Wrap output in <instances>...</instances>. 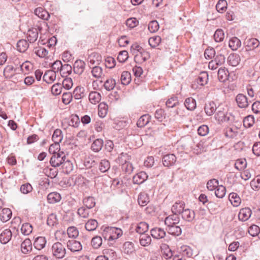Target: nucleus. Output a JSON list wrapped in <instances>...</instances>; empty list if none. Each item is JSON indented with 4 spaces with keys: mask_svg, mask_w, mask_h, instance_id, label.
<instances>
[{
    "mask_svg": "<svg viewBox=\"0 0 260 260\" xmlns=\"http://www.w3.org/2000/svg\"><path fill=\"white\" fill-rule=\"evenodd\" d=\"M51 249L53 255L57 258H62L65 256L66 250L64 246L61 243H54Z\"/></svg>",
    "mask_w": 260,
    "mask_h": 260,
    "instance_id": "1",
    "label": "nucleus"
},
{
    "mask_svg": "<svg viewBox=\"0 0 260 260\" xmlns=\"http://www.w3.org/2000/svg\"><path fill=\"white\" fill-rule=\"evenodd\" d=\"M65 159H66V157L64 153L59 152L58 153L52 154L50 163L53 167L56 168L61 165Z\"/></svg>",
    "mask_w": 260,
    "mask_h": 260,
    "instance_id": "2",
    "label": "nucleus"
},
{
    "mask_svg": "<svg viewBox=\"0 0 260 260\" xmlns=\"http://www.w3.org/2000/svg\"><path fill=\"white\" fill-rule=\"evenodd\" d=\"M68 248L72 252L80 251L82 249V246L80 242L75 240H69L67 243Z\"/></svg>",
    "mask_w": 260,
    "mask_h": 260,
    "instance_id": "3",
    "label": "nucleus"
},
{
    "mask_svg": "<svg viewBox=\"0 0 260 260\" xmlns=\"http://www.w3.org/2000/svg\"><path fill=\"white\" fill-rule=\"evenodd\" d=\"M236 102L238 106L240 108H246L249 105L246 96L242 93H239L236 96Z\"/></svg>",
    "mask_w": 260,
    "mask_h": 260,
    "instance_id": "4",
    "label": "nucleus"
},
{
    "mask_svg": "<svg viewBox=\"0 0 260 260\" xmlns=\"http://www.w3.org/2000/svg\"><path fill=\"white\" fill-rule=\"evenodd\" d=\"M215 119L219 122H226L230 120V117L228 113L224 109L221 110L219 108L215 115Z\"/></svg>",
    "mask_w": 260,
    "mask_h": 260,
    "instance_id": "5",
    "label": "nucleus"
},
{
    "mask_svg": "<svg viewBox=\"0 0 260 260\" xmlns=\"http://www.w3.org/2000/svg\"><path fill=\"white\" fill-rule=\"evenodd\" d=\"M251 215V210L249 208L241 209L238 214V218L240 220L245 221L247 220Z\"/></svg>",
    "mask_w": 260,
    "mask_h": 260,
    "instance_id": "6",
    "label": "nucleus"
},
{
    "mask_svg": "<svg viewBox=\"0 0 260 260\" xmlns=\"http://www.w3.org/2000/svg\"><path fill=\"white\" fill-rule=\"evenodd\" d=\"M181 214L182 218L188 222H192L195 217L194 212L189 209H184Z\"/></svg>",
    "mask_w": 260,
    "mask_h": 260,
    "instance_id": "7",
    "label": "nucleus"
},
{
    "mask_svg": "<svg viewBox=\"0 0 260 260\" xmlns=\"http://www.w3.org/2000/svg\"><path fill=\"white\" fill-rule=\"evenodd\" d=\"M85 67V63L81 60H77L74 64V72L75 73L81 75L84 72Z\"/></svg>",
    "mask_w": 260,
    "mask_h": 260,
    "instance_id": "8",
    "label": "nucleus"
},
{
    "mask_svg": "<svg viewBox=\"0 0 260 260\" xmlns=\"http://www.w3.org/2000/svg\"><path fill=\"white\" fill-rule=\"evenodd\" d=\"M180 219L178 215L173 214L167 217L165 220V223L167 226L177 224L179 222Z\"/></svg>",
    "mask_w": 260,
    "mask_h": 260,
    "instance_id": "9",
    "label": "nucleus"
},
{
    "mask_svg": "<svg viewBox=\"0 0 260 260\" xmlns=\"http://www.w3.org/2000/svg\"><path fill=\"white\" fill-rule=\"evenodd\" d=\"M176 157L173 154H169L165 155L162 158V163L165 167H170L175 164Z\"/></svg>",
    "mask_w": 260,
    "mask_h": 260,
    "instance_id": "10",
    "label": "nucleus"
},
{
    "mask_svg": "<svg viewBox=\"0 0 260 260\" xmlns=\"http://www.w3.org/2000/svg\"><path fill=\"white\" fill-rule=\"evenodd\" d=\"M12 232L9 229L4 230L0 234V242L2 244H6L9 242L12 238Z\"/></svg>",
    "mask_w": 260,
    "mask_h": 260,
    "instance_id": "11",
    "label": "nucleus"
},
{
    "mask_svg": "<svg viewBox=\"0 0 260 260\" xmlns=\"http://www.w3.org/2000/svg\"><path fill=\"white\" fill-rule=\"evenodd\" d=\"M185 204L183 202H176L172 207V212L173 214L178 215L181 214L184 209Z\"/></svg>",
    "mask_w": 260,
    "mask_h": 260,
    "instance_id": "12",
    "label": "nucleus"
},
{
    "mask_svg": "<svg viewBox=\"0 0 260 260\" xmlns=\"http://www.w3.org/2000/svg\"><path fill=\"white\" fill-rule=\"evenodd\" d=\"M56 73L52 70L47 71L43 77V79L46 83L49 84L52 83L56 79Z\"/></svg>",
    "mask_w": 260,
    "mask_h": 260,
    "instance_id": "13",
    "label": "nucleus"
},
{
    "mask_svg": "<svg viewBox=\"0 0 260 260\" xmlns=\"http://www.w3.org/2000/svg\"><path fill=\"white\" fill-rule=\"evenodd\" d=\"M61 199V195L57 192H50L47 196V201L49 204L58 203L60 201Z\"/></svg>",
    "mask_w": 260,
    "mask_h": 260,
    "instance_id": "14",
    "label": "nucleus"
},
{
    "mask_svg": "<svg viewBox=\"0 0 260 260\" xmlns=\"http://www.w3.org/2000/svg\"><path fill=\"white\" fill-rule=\"evenodd\" d=\"M217 109L216 104L214 102H209L205 104L204 110L207 115H212Z\"/></svg>",
    "mask_w": 260,
    "mask_h": 260,
    "instance_id": "15",
    "label": "nucleus"
},
{
    "mask_svg": "<svg viewBox=\"0 0 260 260\" xmlns=\"http://www.w3.org/2000/svg\"><path fill=\"white\" fill-rule=\"evenodd\" d=\"M34 13L38 17L43 20H48L50 16L48 12L42 7L36 8L35 10Z\"/></svg>",
    "mask_w": 260,
    "mask_h": 260,
    "instance_id": "16",
    "label": "nucleus"
},
{
    "mask_svg": "<svg viewBox=\"0 0 260 260\" xmlns=\"http://www.w3.org/2000/svg\"><path fill=\"white\" fill-rule=\"evenodd\" d=\"M46 243V240L45 237H38L35 239L34 246L36 249L41 250L45 246Z\"/></svg>",
    "mask_w": 260,
    "mask_h": 260,
    "instance_id": "17",
    "label": "nucleus"
},
{
    "mask_svg": "<svg viewBox=\"0 0 260 260\" xmlns=\"http://www.w3.org/2000/svg\"><path fill=\"white\" fill-rule=\"evenodd\" d=\"M22 252L27 254L32 249V244L30 239H26L21 244Z\"/></svg>",
    "mask_w": 260,
    "mask_h": 260,
    "instance_id": "18",
    "label": "nucleus"
},
{
    "mask_svg": "<svg viewBox=\"0 0 260 260\" xmlns=\"http://www.w3.org/2000/svg\"><path fill=\"white\" fill-rule=\"evenodd\" d=\"M151 235L155 239H161L166 235V232L160 228H154L151 230Z\"/></svg>",
    "mask_w": 260,
    "mask_h": 260,
    "instance_id": "19",
    "label": "nucleus"
},
{
    "mask_svg": "<svg viewBox=\"0 0 260 260\" xmlns=\"http://www.w3.org/2000/svg\"><path fill=\"white\" fill-rule=\"evenodd\" d=\"M135 251L134 244L131 242H125L122 246V252L127 255H131Z\"/></svg>",
    "mask_w": 260,
    "mask_h": 260,
    "instance_id": "20",
    "label": "nucleus"
},
{
    "mask_svg": "<svg viewBox=\"0 0 260 260\" xmlns=\"http://www.w3.org/2000/svg\"><path fill=\"white\" fill-rule=\"evenodd\" d=\"M12 216V211L9 208H4L0 213V219L3 222L8 221Z\"/></svg>",
    "mask_w": 260,
    "mask_h": 260,
    "instance_id": "21",
    "label": "nucleus"
},
{
    "mask_svg": "<svg viewBox=\"0 0 260 260\" xmlns=\"http://www.w3.org/2000/svg\"><path fill=\"white\" fill-rule=\"evenodd\" d=\"M228 61L230 66L236 67L240 61V57L238 54H231L228 58Z\"/></svg>",
    "mask_w": 260,
    "mask_h": 260,
    "instance_id": "22",
    "label": "nucleus"
},
{
    "mask_svg": "<svg viewBox=\"0 0 260 260\" xmlns=\"http://www.w3.org/2000/svg\"><path fill=\"white\" fill-rule=\"evenodd\" d=\"M38 38V31L37 28H32L29 29L27 32V39L30 43H34Z\"/></svg>",
    "mask_w": 260,
    "mask_h": 260,
    "instance_id": "23",
    "label": "nucleus"
},
{
    "mask_svg": "<svg viewBox=\"0 0 260 260\" xmlns=\"http://www.w3.org/2000/svg\"><path fill=\"white\" fill-rule=\"evenodd\" d=\"M229 198L231 203L234 207H238L241 204V200L236 193L232 192L230 193Z\"/></svg>",
    "mask_w": 260,
    "mask_h": 260,
    "instance_id": "24",
    "label": "nucleus"
},
{
    "mask_svg": "<svg viewBox=\"0 0 260 260\" xmlns=\"http://www.w3.org/2000/svg\"><path fill=\"white\" fill-rule=\"evenodd\" d=\"M91 73L92 76L96 79L102 78L104 76L103 69L98 66L91 68Z\"/></svg>",
    "mask_w": 260,
    "mask_h": 260,
    "instance_id": "25",
    "label": "nucleus"
},
{
    "mask_svg": "<svg viewBox=\"0 0 260 260\" xmlns=\"http://www.w3.org/2000/svg\"><path fill=\"white\" fill-rule=\"evenodd\" d=\"M146 180V173L141 172L133 177V182L135 184H140Z\"/></svg>",
    "mask_w": 260,
    "mask_h": 260,
    "instance_id": "26",
    "label": "nucleus"
},
{
    "mask_svg": "<svg viewBox=\"0 0 260 260\" xmlns=\"http://www.w3.org/2000/svg\"><path fill=\"white\" fill-rule=\"evenodd\" d=\"M84 91L85 89L84 87L77 86L74 90L72 94L75 99L80 100L85 96Z\"/></svg>",
    "mask_w": 260,
    "mask_h": 260,
    "instance_id": "27",
    "label": "nucleus"
},
{
    "mask_svg": "<svg viewBox=\"0 0 260 260\" xmlns=\"http://www.w3.org/2000/svg\"><path fill=\"white\" fill-rule=\"evenodd\" d=\"M241 45V41L237 37H233L229 41V47L233 51L237 50Z\"/></svg>",
    "mask_w": 260,
    "mask_h": 260,
    "instance_id": "28",
    "label": "nucleus"
},
{
    "mask_svg": "<svg viewBox=\"0 0 260 260\" xmlns=\"http://www.w3.org/2000/svg\"><path fill=\"white\" fill-rule=\"evenodd\" d=\"M167 230L168 233L174 236H179L182 233L180 227L176 224L167 226Z\"/></svg>",
    "mask_w": 260,
    "mask_h": 260,
    "instance_id": "29",
    "label": "nucleus"
},
{
    "mask_svg": "<svg viewBox=\"0 0 260 260\" xmlns=\"http://www.w3.org/2000/svg\"><path fill=\"white\" fill-rule=\"evenodd\" d=\"M88 98L90 102L93 104L99 103L101 100V94L96 91L91 92Z\"/></svg>",
    "mask_w": 260,
    "mask_h": 260,
    "instance_id": "30",
    "label": "nucleus"
},
{
    "mask_svg": "<svg viewBox=\"0 0 260 260\" xmlns=\"http://www.w3.org/2000/svg\"><path fill=\"white\" fill-rule=\"evenodd\" d=\"M229 75V72L225 68H220L218 71V78L220 82H225Z\"/></svg>",
    "mask_w": 260,
    "mask_h": 260,
    "instance_id": "31",
    "label": "nucleus"
},
{
    "mask_svg": "<svg viewBox=\"0 0 260 260\" xmlns=\"http://www.w3.org/2000/svg\"><path fill=\"white\" fill-rule=\"evenodd\" d=\"M120 80L123 85H128L131 81V73L127 71H123L121 75Z\"/></svg>",
    "mask_w": 260,
    "mask_h": 260,
    "instance_id": "32",
    "label": "nucleus"
},
{
    "mask_svg": "<svg viewBox=\"0 0 260 260\" xmlns=\"http://www.w3.org/2000/svg\"><path fill=\"white\" fill-rule=\"evenodd\" d=\"M101 56L96 53H93L88 57L90 64H99L101 60Z\"/></svg>",
    "mask_w": 260,
    "mask_h": 260,
    "instance_id": "33",
    "label": "nucleus"
},
{
    "mask_svg": "<svg viewBox=\"0 0 260 260\" xmlns=\"http://www.w3.org/2000/svg\"><path fill=\"white\" fill-rule=\"evenodd\" d=\"M103 254L108 258H110L111 260H114L117 257V253L116 251L111 248H106L103 251Z\"/></svg>",
    "mask_w": 260,
    "mask_h": 260,
    "instance_id": "34",
    "label": "nucleus"
},
{
    "mask_svg": "<svg viewBox=\"0 0 260 260\" xmlns=\"http://www.w3.org/2000/svg\"><path fill=\"white\" fill-rule=\"evenodd\" d=\"M110 168V164L107 159H102L99 165V169L102 173L107 172Z\"/></svg>",
    "mask_w": 260,
    "mask_h": 260,
    "instance_id": "35",
    "label": "nucleus"
},
{
    "mask_svg": "<svg viewBox=\"0 0 260 260\" xmlns=\"http://www.w3.org/2000/svg\"><path fill=\"white\" fill-rule=\"evenodd\" d=\"M103 146V141L101 139H96L91 144V148L94 152L100 151Z\"/></svg>",
    "mask_w": 260,
    "mask_h": 260,
    "instance_id": "36",
    "label": "nucleus"
},
{
    "mask_svg": "<svg viewBox=\"0 0 260 260\" xmlns=\"http://www.w3.org/2000/svg\"><path fill=\"white\" fill-rule=\"evenodd\" d=\"M61 165L63 172L66 174L70 173L73 170V165L68 159H65Z\"/></svg>",
    "mask_w": 260,
    "mask_h": 260,
    "instance_id": "37",
    "label": "nucleus"
},
{
    "mask_svg": "<svg viewBox=\"0 0 260 260\" xmlns=\"http://www.w3.org/2000/svg\"><path fill=\"white\" fill-rule=\"evenodd\" d=\"M84 205L88 209L93 208L95 205L94 199L92 197L85 198L83 201Z\"/></svg>",
    "mask_w": 260,
    "mask_h": 260,
    "instance_id": "38",
    "label": "nucleus"
},
{
    "mask_svg": "<svg viewBox=\"0 0 260 260\" xmlns=\"http://www.w3.org/2000/svg\"><path fill=\"white\" fill-rule=\"evenodd\" d=\"M184 106L189 110H193L196 107V101L192 98H187L184 102Z\"/></svg>",
    "mask_w": 260,
    "mask_h": 260,
    "instance_id": "39",
    "label": "nucleus"
},
{
    "mask_svg": "<svg viewBox=\"0 0 260 260\" xmlns=\"http://www.w3.org/2000/svg\"><path fill=\"white\" fill-rule=\"evenodd\" d=\"M110 229L111 232V233H110L111 240L117 239L121 236L122 232L121 229L114 227H110Z\"/></svg>",
    "mask_w": 260,
    "mask_h": 260,
    "instance_id": "40",
    "label": "nucleus"
},
{
    "mask_svg": "<svg viewBox=\"0 0 260 260\" xmlns=\"http://www.w3.org/2000/svg\"><path fill=\"white\" fill-rule=\"evenodd\" d=\"M208 77V75L206 72H202L196 79V81L198 84L203 86L207 83Z\"/></svg>",
    "mask_w": 260,
    "mask_h": 260,
    "instance_id": "41",
    "label": "nucleus"
},
{
    "mask_svg": "<svg viewBox=\"0 0 260 260\" xmlns=\"http://www.w3.org/2000/svg\"><path fill=\"white\" fill-rule=\"evenodd\" d=\"M72 68L71 65L69 64H62L60 72L61 76L63 77H67L68 75L72 73Z\"/></svg>",
    "mask_w": 260,
    "mask_h": 260,
    "instance_id": "42",
    "label": "nucleus"
},
{
    "mask_svg": "<svg viewBox=\"0 0 260 260\" xmlns=\"http://www.w3.org/2000/svg\"><path fill=\"white\" fill-rule=\"evenodd\" d=\"M28 43L25 40H20L17 44L18 50L20 52H25L28 47Z\"/></svg>",
    "mask_w": 260,
    "mask_h": 260,
    "instance_id": "43",
    "label": "nucleus"
},
{
    "mask_svg": "<svg viewBox=\"0 0 260 260\" xmlns=\"http://www.w3.org/2000/svg\"><path fill=\"white\" fill-rule=\"evenodd\" d=\"M145 52L144 49L140 46V49H138L135 56V58L136 60H138L139 61H145L146 59V57L145 55Z\"/></svg>",
    "mask_w": 260,
    "mask_h": 260,
    "instance_id": "44",
    "label": "nucleus"
},
{
    "mask_svg": "<svg viewBox=\"0 0 260 260\" xmlns=\"http://www.w3.org/2000/svg\"><path fill=\"white\" fill-rule=\"evenodd\" d=\"M62 132L60 129H56L52 135V140L54 143H59L62 140Z\"/></svg>",
    "mask_w": 260,
    "mask_h": 260,
    "instance_id": "45",
    "label": "nucleus"
},
{
    "mask_svg": "<svg viewBox=\"0 0 260 260\" xmlns=\"http://www.w3.org/2000/svg\"><path fill=\"white\" fill-rule=\"evenodd\" d=\"M98 226V222L95 219L89 220L85 224V227L86 230L88 231H93L96 229Z\"/></svg>",
    "mask_w": 260,
    "mask_h": 260,
    "instance_id": "46",
    "label": "nucleus"
},
{
    "mask_svg": "<svg viewBox=\"0 0 260 260\" xmlns=\"http://www.w3.org/2000/svg\"><path fill=\"white\" fill-rule=\"evenodd\" d=\"M32 231V226L29 223H24L21 228V232L24 235H29Z\"/></svg>",
    "mask_w": 260,
    "mask_h": 260,
    "instance_id": "47",
    "label": "nucleus"
},
{
    "mask_svg": "<svg viewBox=\"0 0 260 260\" xmlns=\"http://www.w3.org/2000/svg\"><path fill=\"white\" fill-rule=\"evenodd\" d=\"M136 231L137 233L139 234L140 236L146 235L145 233L146 232V222H140L139 224H138L136 228Z\"/></svg>",
    "mask_w": 260,
    "mask_h": 260,
    "instance_id": "48",
    "label": "nucleus"
},
{
    "mask_svg": "<svg viewBox=\"0 0 260 260\" xmlns=\"http://www.w3.org/2000/svg\"><path fill=\"white\" fill-rule=\"evenodd\" d=\"M116 85L115 80L113 79L110 78L107 79L104 83V86L105 89L108 91L112 90Z\"/></svg>",
    "mask_w": 260,
    "mask_h": 260,
    "instance_id": "49",
    "label": "nucleus"
},
{
    "mask_svg": "<svg viewBox=\"0 0 260 260\" xmlns=\"http://www.w3.org/2000/svg\"><path fill=\"white\" fill-rule=\"evenodd\" d=\"M227 3L225 0H219L216 6L217 11L219 13H223L226 9Z\"/></svg>",
    "mask_w": 260,
    "mask_h": 260,
    "instance_id": "50",
    "label": "nucleus"
},
{
    "mask_svg": "<svg viewBox=\"0 0 260 260\" xmlns=\"http://www.w3.org/2000/svg\"><path fill=\"white\" fill-rule=\"evenodd\" d=\"M226 189L223 185H219L215 191V196L218 198H223L225 194Z\"/></svg>",
    "mask_w": 260,
    "mask_h": 260,
    "instance_id": "51",
    "label": "nucleus"
},
{
    "mask_svg": "<svg viewBox=\"0 0 260 260\" xmlns=\"http://www.w3.org/2000/svg\"><path fill=\"white\" fill-rule=\"evenodd\" d=\"M91 244L94 249L99 248L102 244V238L98 236L93 237L91 240Z\"/></svg>",
    "mask_w": 260,
    "mask_h": 260,
    "instance_id": "52",
    "label": "nucleus"
},
{
    "mask_svg": "<svg viewBox=\"0 0 260 260\" xmlns=\"http://www.w3.org/2000/svg\"><path fill=\"white\" fill-rule=\"evenodd\" d=\"M161 41V38L159 36H154L149 38L148 43L152 48H155L158 45Z\"/></svg>",
    "mask_w": 260,
    "mask_h": 260,
    "instance_id": "53",
    "label": "nucleus"
},
{
    "mask_svg": "<svg viewBox=\"0 0 260 260\" xmlns=\"http://www.w3.org/2000/svg\"><path fill=\"white\" fill-rule=\"evenodd\" d=\"M247 165L246 160L245 159H237L235 164L236 169L240 171L244 170Z\"/></svg>",
    "mask_w": 260,
    "mask_h": 260,
    "instance_id": "54",
    "label": "nucleus"
},
{
    "mask_svg": "<svg viewBox=\"0 0 260 260\" xmlns=\"http://www.w3.org/2000/svg\"><path fill=\"white\" fill-rule=\"evenodd\" d=\"M67 234L70 238H76L79 235V232L75 226H70L67 230Z\"/></svg>",
    "mask_w": 260,
    "mask_h": 260,
    "instance_id": "55",
    "label": "nucleus"
},
{
    "mask_svg": "<svg viewBox=\"0 0 260 260\" xmlns=\"http://www.w3.org/2000/svg\"><path fill=\"white\" fill-rule=\"evenodd\" d=\"M108 106L105 103H100L99 105L98 114L101 117H104L107 113Z\"/></svg>",
    "mask_w": 260,
    "mask_h": 260,
    "instance_id": "56",
    "label": "nucleus"
},
{
    "mask_svg": "<svg viewBox=\"0 0 260 260\" xmlns=\"http://www.w3.org/2000/svg\"><path fill=\"white\" fill-rule=\"evenodd\" d=\"M78 215L82 218H87L89 215L88 209L85 207H82L78 209L77 212Z\"/></svg>",
    "mask_w": 260,
    "mask_h": 260,
    "instance_id": "57",
    "label": "nucleus"
},
{
    "mask_svg": "<svg viewBox=\"0 0 260 260\" xmlns=\"http://www.w3.org/2000/svg\"><path fill=\"white\" fill-rule=\"evenodd\" d=\"M254 123V118L252 115H248L243 119V124L245 127H250Z\"/></svg>",
    "mask_w": 260,
    "mask_h": 260,
    "instance_id": "58",
    "label": "nucleus"
},
{
    "mask_svg": "<svg viewBox=\"0 0 260 260\" xmlns=\"http://www.w3.org/2000/svg\"><path fill=\"white\" fill-rule=\"evenodd\" d=\"M224 38V34L222 29H217L215 32L214 38L216 42H220L223 41Z\"/></svg>",
    "mask_w": 260,
    "mask_h": 260,
    "instance_id": "59",
    "label": "nucleus"
},
{
    "mask_svg": "<svg viewBox=\"0 0 260 260\" xmlns=\"http://www.w3.org/2000/svg\"><path fill=\"white\" fill-rule=\"evenodd\" d=\"M218 181L215 179H211L207 183V187L209 190H214L218 187Z\"/></svg>",
    "mask_w": 260,
    "mask_h": 260,
    "instance_id": "60",
    "label": "nucleus"
},
{
    "mask_svg": "<svg viewBox=\"0 0 260 260\" xmlns=\"http://www.w3.org/2000/svg\"><path fill=\"white\" fill-rule=\"evenodd\" d=\"M179 104L178 98L176 96L171 97L166 103V106L169 108H173Z\"/></svg>",
    "mask_w": 260,
    "mask_h": 260,
    "instance_id": "61",
    "label": "nucleus"
},
{
    "mask_svg": "<svg viewBox=\"0 0 260 260\" xmlns=\"http://www.w3.org/2000/svg\"><path fill=\"white\" fill-rule=\"evenodd\" d=\"M139 21L135 18H130L126 20L125 22L126 25L130 28H133L138 25Z\"/></svg>",
    "mask_w": 260,
    "mask_h": 260,
    "instance_id": "62",
    "label": "nucleus"
},
{
    "mask_svg": "<svg viewBox=\"0 0 260 260\" xmlns=\"http://www.w3.org/2000/svg\"><path fill=\"white\" fill-rule=\"evenodd\" d=\"M159 28L158 22L155 21H151L148 25V29L151 33L156 32Z\"/></svg>",
    "mask_w": 260,
    "mask_h": 260,
    "instance_id": "63",
    "label": "nucleus"
},
{
    "mask_svg": "<svg viewBox=\"0 0 260 260\" xmlns=\"http://www.w3.org/2000/svg\"><path fill=\"white\" fill-rule=\"evenodd\" d=\"M237 129L236 127H228L225 133V136L229 138H234L236 136Z\"/></svg>",
    "mask_w": 260,
    "mask_h": 260,
    "instance_id": "64",
    "label": "nucleus"
}]
</instances>
